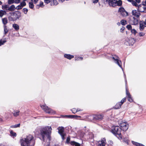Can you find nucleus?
I'll return each instance as SVG.
<instances>
[{
    "instance_id": "obj_5",
    "label": "nucleus",
    "mask_w": 146,
    "mask_h": 146,
    "mask_svg": "<svg viewBox=\"0 0 146 146\" xmlns=\"http://www.w3.org/2000/svg\"><path fill=\"white\" fill-rule=\"evenodd\" d=\"M40 107L46 113L50 114L51 115L54 114L56 113L55 111L50 108L46 105H41Z\"/></svg>"
},
{
    "instance_id": "obj_12",
    "label": "nucleus",
    "mask_w": 146,
    "mask_h": 146,
    "mask_svg": "<svg viewBox=\"0 0 146 146\" xmlns=\"http://www.w3.org/2000/svg\"><path fill=\"white\" fill-rule=\"evenodd\" d=\"M106 1L110 6L114 7L115 6L116 0H106Z\"/></svg>"
},
{
    "instance_id": "obj_30",
    "label": "nucleus",
    "mask_w": 146,
    "mask_h": 146,
    "mask_svg": "<svg viewBox=\"0 0 146 146\" xmlns=\"http://www.w3.org/2000/svg\"><path fill=\"white\" fill-rule=\"evenodd\" d=\"M58 2L56 0H54L52 1L51 3V5H56L58 4Z\"/></svg>"
},
{
    "instance_id": "obj_1",
    "label": "nucleus",
    "mask_w": 146,
    "mask_h": 146,
    "mask_svg": "<svg viewBox=\"0 0 146 146\" xmlns=\"http://www.w3.org/2000/svg\"><path fill=\"white\" fill-rule=\"evenodd\" d=\"M52 129L50 126H46L41 127L40 130V134L42 137L43 140L45 142L44 144L46 146L50 145L51 140L50 135Z\"/></svg>"
},
{
    "instance_id": "obj_37",
    "label": "nucleus",
    "mask_w": 146,
    "mask_h": 146,
    "mask_svg": "<svg viewBox=\"0 0 146 146\" xmlns=\"http://www.w3.org/2000/svg\"><path fill=\"white\" fill-rule=\"evenodd\" d=\"M126 99L125 98H124L122 99L121 100V101L120 102V104H121V105L123 104L126 101Z\"/></svg>"
},
{
    "instance_id": "obj_31",
    "label": "nucleus",
    "mask_w": 146,
    "mask_h": 146,
    "mask_svg": "<svg viewBox=\"0 0 146 146\" xmlns=\"http://www.w3.org/2000/svg\"><path fill=\"white\" fill-rule=\"evenodd\" d=\"M9 7V6L7 5H2V9L3 10H8V9Z\"/></svg>"
},
{
    "instance_id": "obj_32",
    "label": "nucleus",
    "mask_w": 146,
    "mask_h": 146,
    "mask_svg": "<svg viewBox=\"0 0 146 146\" xmlns=\"http://www.w3.org/2000/svg\"><path fill=\"white\" fill-rule=\"evenodd\" d=\"M20 124V123L13 125L10 126V127L12 128H16L17 127H19Z\"/></svg>"
},
{
    "instance_id": "obj_62",
    "label": "nucleus",
    "mask_w": 146,
    "mask_h": 146,
    "mask_svg": "<svg viewBox=\"0 0 146 146\" xmlns=\"http://www.w3.org/2000/svg\"><path fill=\"white\" fill-rule=\"evenodd\" d=\"M124 77H125V82L126 84L127 83V80H126V77L125 74H124Z\"/></svg>"
},
{
    "instance_id": "obj_50",
    "label": "nucleus",
    "mask_w": 146,
    "mask_h": 146,
    "mask_svg": "<svg viewBox=\"0 0 146 146\" xmlns=\"http://www.w3.org/2000/svg\"><path fill=\"white\" fill-rule=\"evenodd\" d=\"M71 110L73 113L75 114L77 112V111H76V110L75 108H73Z\"/></svg>"
},
{
    "instance_id": "obj_9",
    "label": "nucleus",
    "mask_w": 146,
    "mask_h": 146,
    "mask_svg": "<svg viewBox=\"0 0 146 146\" xmlns=\"http://www.w3.org/2000/svg\"><path fill=\"white\" fill-rule=\"evenodd\" d=\"M137 10L139 12L146 13V5L142 4L139 5Z\"/></svg>"
},
{
    "instance_id": "obj_38",
    "label": "nucleus",
    "mask_w": 146,
    "mask_h": 146,
    "mask_svg": "<svg viewBox=\"0 0 146 146\" xmlns=\"http://www.w3.org/2000/svg\"><path fill=\"white\" fill-rule=\"evenodd\" d=\"M126 21L125 20H122L121 21V23L123 25H124L126 24Z\"/></svg>"
},
{
    "instance_id": "obj_49",
    "label": "nucleus",
    "mask_w": 146,
    "mask_h": 146,
    "mask_svg": "<svg viewBox=\"0 0 146 146\" xmlns=\"http://www.w3.org/2000/svg\"><path fill=\"white\" fill-rule=\"evenodd\" d=\"M6 42V40L3 41H2V40H0V46H1L2 45H3Z\"/></svg>"
},
{
    "instance_id": "obj_34",
    "label": "nucleus",
    "mask_w": 146,
    "mask_h": 146,
    "mask_svg": "<svg viewBox=\"0 0 146 146\" xmlns=\"http://www.w3.org/2000/svg\"><path fill=\"white\" fill-rule=\"evenodd\" d=\"M29 6L30 8L33 9L34 7V5L32 2H29Z\"/></svg>"
},
{
    "instance_id": "obj_15",
    "label": "nucleus",
    "mask_w": 146,
    "mask_h": 146,
    "mask_svg": "<svg viewBox=\"0 0 146 146\" xmlns=\"http://www.w3.org/2000/svg\"><path fill=\"white\" fill-rule=\"evenodd\" d=\"M139 29L141 31H142L144 29L145 27L144 21H140L139 22Z\"/></svg>"
},
{
    "instance_id": "obj_33",
    "label": "nucleus",
    "mask_w": 146,
    "mask_h": 146,
    "mask_svg": "<svg viewBox=\"0 0 146 146\" xmlns=\"http://www.w3.org/2000/svg\"><path fill=\"white\" fill-rule=\"evenodd\" d=\"M3 27L4 28V34L5 35H6L8 32V30L6 25H4Z\"/></svg>"
},
{
    "instance_id": "obj_59",
    "label": "nucleus",
    "mask_w": 146,
    "mask_h": 146,
    "mask_svg": "<svg viewBox=\"0 0 146 146\" xmlns=\"http://www.w3.org/2000/svg\"><path fill=\"white\" fill-rule=\"evenodd\" d=\"M142 4L143 5H146V0H144V1L142 2Z\"/></svg>"
},
{
    "instance_id": "obj_14",
    "label": "nucleus",
    "mask_w": 146,
    "mask_h": 146,
    "mask_svg": "<svg viewBox=\"0 0 146 146\" xmlns=\"http://www.w3.org/2000/svg\"><path fill=\"white\" fill-rule=\"evenodd\" d=\"M62 116L64 117H66L68 118H76L78 117H80V116H78L77 115H62Z\"/></svg>"
},
{
    "instance_id": "obj_7",
    "label": "nucleus",
    "mask_w": 146,
    "mask_h": 146,
    "mask_svg": "<svg viewBox=\"0 0 146 146\" xmlns=\"http://www.w3.org/2000/svg\"><path fill=\"white\" fill-rule=\"evenodd\" d=\"M119 125L121 130L123 131H126L129 127V125L127 123L123 122H121L119 124Z\"/></svg>"
},
{
    "instance_id": "obj_41",
    "label": "nucleus",
    "mask_w": 146,
    "mask_h": 146,
    "mask_svg": "<svg viewBox=\"0 0 146 146\" xmlns=\"http://www.w3.org/2000/svg\"><path fill=\"white\" fill-rule=\"evenodd\" d=\"M131 32L134 35H135L137 33V31L134 29H132L131 30Z\"/></svg>"
},
{
    "instance_id": "obj_2",
    "label": "nucleus",
    "mask_w": 146,
    "mask_h": 146,
    "mask_svg": "<svg viewBox=\"0 0 146 146\" xmlns=\"http://www.w3.org/2000/svg\"><path fill=\"white\" fill-rule=\"evenodd\" d=\"M21 146H34L35 141L31 135H27L26 138H22L20 141Z\"/></svg>"
},
{
    "instance_id": "obj_57",
    "label": "nucleus",
    "mask_w": 146,
    "mask_h": 146,
    "mask_svg": "<svg viewBox=\"0 0 146 146\" xmlns=\"http://www.w3.org/2000/svg\"><path fill=\"white\" fill-rule=\"evenodd\" d=\"M125 29V27H122L120 29V32L121 33L123 32V31Z\"/></svg>"
},
{
    "instance_id": "obj_56",
    "label": "nucleus",
    "mask_w": 146,
    "mask_h": 146,
    "mask_svg": "<svg viewBox=\"0 0 146 146\" xmlns=\"http://www.w3.org/2000/svg\"><path fill=\"white\" fill-rule=\"evenodd\" d=\"M145 34L142 32L140 33H139V35L140 36H143Z\"/></svg>"
},
{
    "instance_id": "obj_48",
    "label": "nucleus",
    "mask_w": 146,
    "mask_h": 146,
    "mask_svg": "<svg viewBox=\"0 0 146 146\" xmlns=\"http://www.w3.org/2000/svg\"><path fill=\"white\" fill-rule=\"evenodd\" d=\"M60 135L61 136L62 140H64L65 139L64 136L66 135V134L64 133H63Z\"/></svg>"
},
{
    "instance_id": "obj_40",
    "label": "nucleus",
    "mask_w": 146,
    "mask_h": 146,
    "mask_svg": "<svg viewBox=\"0 0 146 146\" xmlns=\"http://www.w3.org/2000/svg\"><path fill=\"white\" fill-rule=\"evenodd\" d=\"M23 7L20 4L16 7V9L19 10L22 9Z\"/></svg>"
},
{
    "instance_id": "obj_4",
    "label": "nucleus",
    "mask_w": 146,
    "mask_h": 146,
    "mask_svg": "<svg viewBox=\"0 0 146 146\" xmlns=\"http://www.w3.org/2000/svg\"><path fill=\"white\" fill-rule=\"evenodd\" d=\"M11 15L9 17V20L10 21H14L19 19L21 17V13L19 11L15 12L10 13Z\"/></svg>"
},
{
    "instance_id": "obj_35",
    "label": "nucleus",
    "mask_w": 146,
    "mask_h": 146,
    "mask_svg": "<svg viewBox=\"0 0 146 146\" xmlns=\"http://www.w3.org/2000/svg\"><path fill=\"white\" fill-rule=\"evenodd\" d=\"M83 57H75V60L76 61L82 60H83Z\"/></svg>"
},
{
    "instance_id": "obj_6",
    "label": "nucleus",
    "mask_w": 146,
    "mask_h": 146,
    "mask_svg": "<svg viewBox=\"0 0 146 146\" xmlns=\"http://www.w3.org/2000/svg\"><path fill=\"white\" fill-rule=\"evenodd\" d=\"M111 57L114 60V62L117 64L123 70L121 66V62L119 59V57L116 55H111Z\"/></svg>"
},
{
    "instance_id": "obj_23",
    "label": "nucleus",
    "mask_w": 146,
    "mask_h": 146,
    "mask_svg": "<svg viewBox=\"0 0 146 146\" xmlns=\"http://www.w3.org/2000/svg\"><path fill=\"white\" fill-rule=\"evenodd\" d=\"M13 27L17 31L19 29V25L16 24H13Z\"/></svg>"
},
{
    "instance_id": "obj_27",
    "label": "nucleus",
    "mask_w": 146,
    "mask_h": 146,
    "mask_svg": "<svg viewBox=\"0 0 146 146\" xmlns=\"http://www.w3.org/2000/svg\"><path fill=\"white\" fill-rule=\"evenodd\" d=\"M116 2L115 3V5H117L120 6L122 4V1L121 0H119L117 1L116 0Z\"/></svg>"
},
{
    "instance_id": "obj_25",
    "label": "nucleus",
    "mask_w": 146,
    "mask_h": 146,
    "mask_svg": "<svg viewBox=\"0 0 146 146\" xmlns=\"http://www.w3.org/2000/svg\"><path fill=\"white\" fill-rule=\"evenodd\" d=\"M121 105L120 104L119 102L117 103L114 106V108L115 109H119L121 107Z\"/></svg>"
},
{
    "instance_id": "obj_39",
    "label": "nucleus",
    "mask_w": 146,
    "mask_h": 146,
    "mask_svg": "<svg viewBox=\"0 0 146 146\" xmlns=\"http://www.w3.org/2000/svg\"><path fill=\"white\" fill-rule=\"evenodd\" d=\"M10 134L12 136L15 137L16 136V133L14 132H13V131L12 130H11L10 131Z\"/></svg>"
},
{
    "instance_id": "obj_24",
    "label": "nucleus",
    "mask_w": 146,
    "mask_h": 146,
    "mask_svg": "<svg viewBox=\"0 0 146 146\" xmlns=\"http://www.w3.org/2000/svg\"><path fill=\"white\" fill-rule=\"evenodd\" d=\"M20 111L19 110H16L14 111L13 113V115L15 117H17L19 115Z\"/></svg>"
},
{
    "instance_id": "obj_19",
    "label": "nucleus",
    "mask_w": 146,
    "mask_h": 146,
    "mask_svg": "<svg viewBox=\"0 0 146 146\" xmlns=\"http://www.w3.org/2000/svg\"><path fill=\"white\" fill-rule=\"evenodd\" d=\"M64 57L70 60L74 57V56L69 54H66L64 55Z\"/></svg>"
},
{
    "instance_id": "obj_16",
    "label": "nucleus",
    "mask_w": 146,
    "mask_h": 146,
    "mask_svg": "<svg viewBox=\"0 0 146 146\" xmlns=\"http://www.w3.org/2000/svg\"><path fill=\"white\" fill-rule=\"evenodd\" d=\"M103 117V116L102 115L99 114L95 115L94 117V119L101 120Z\"/></svg>"
},
{
    "instance_id": "obj_26",
    "label": "nucleus",
    "mask_w": 146,
    "mask_h": 146,
    "mask_svg": "<svg viewBox=\"0 0 146 146\" xmlns=\"http://www.w3.org/2000/svg\"><path fill=\"white\" fill-rule=\"evenodd\" d=\"M44 6V5H43V3L41 1L40 2L39 4L36 5V7L38 9L39 7H43Z\"/></svg>"
},
{
    "instance_id": "obj_52",
    "label": "nucleus",
    "mask_w": 146,
    "mask_h": 146,
    "mask_svg": "<svg viewBox=\"0 0 146 146\" xmlns=\"http://www.w3.org/2000/svg\"><path fill=\"white\" fill-rule=\"evenodd\" d=\"M123 141L127 143H128V139L127 138H124Z\"/></svg>"
},
{
    "instance_id": "obj_46",
    "label": "nucleus",
    "mask_w": 146,
    "mask_h": 146,
    "mask_svg": "<svg viewBox=\"0 0 146 146\" xmlns=\"http://www.w3.org/2000/svg\"><path fill=\"white\" fill-rule=\"evenodd\" d=\"M128 101L131 102H132L133 101V100L132 99V98L131 97V96H130V97L129 96H128Z\"/></svg>"
},
{
    "instance_id": "obj_3",
    "label": "nucleus",
    "mask_w": 146,
    "mask_h": 146,
    "mask_svg": "<svg viewBox=\"0 0 146 146\" xmlns=\"http://www.w3.org/2000/svg\"><path fill=\"white\" fill-rule=\"evenodd\" d=\"M111 131L112 133L117 137L122 139V136L121 134V129L119 126H113L112 127Z\"/></svg>"
},
{
    "instance_id": "obj_42",
    "label": "nucleus",
    "mask_w": 146,
    "mask_h": 146,
    "mask_svg": "<svg viewBox=\"0 0 146 146\" xmlns=\"http://www.w3.org/2000/svg\"><path fill=\"white\" fill-rule=\"evenodd\" d=\"M23 11L24 13L25 14H26L28 12V10L27 8H24L23 9Z\"/></svg>"
},
{
    "instance_id": "obj_13",
    "label": "nucleus",
    "mask_w": 146,
    "mask_h": 146,
    "mask_svg": "<svg viewBox=\"0 0 146 146\" xmlns=\"http://www.w3.org/2000/svg\"><path fill=\"white\" fill-rule=\"evenodd\" d=\"M106 139L105 138H103L101 139V140L99 141V146H105L106 144Z\"/></svg>"
},
{
    "instance_id": "obj_45",
    "label": "nucleus",
    "mask_w": 146,
    "mask_h": 146,
    "mask_svg": "<svg viewBox=\"0 0 146 146\" xmlns=\"http://www.w3.org/2000/svg\"><path fill=\"white\" fill-rule=\"evenodd\" d=\"M25 1H23V2H22L20 3V4L23 7L24 6H25L26 5V3Z\"/></svg>"
},
{
    "instance_id": "obj_64",
    "label": "nucleus",
    "mask_w": 146,
    "mask_h": 146,
    "mask_svg": "<svg viewBox=\"0 0 146 146\" xmlns=\"http://www.w3.org/2000/svg\"><path fill=\"white\" fill-rule=\"evenodd\" d=\"M144 23H145V27H146V19L145 20V22H144Z\"/></svg>"
},
{
    "instance_id": "obj_53",
    "label": "nucleus",
    "mask_w": 146,
    "mask_h": 146,
    "mask_svg": "<svg viewBox=\"0 0 146 146\" xmlns=\"http://www.w3.org/2000/svg\"><path fill=\"white\" fill-rule=\"evenodd\" d=\"M51 0H44V2L46 4H48L51 1Z\"/></svg>"
},
{
    "instance_id": "obj_8",
    "label": "nucleus",
    "mask_w": 146,
    "mask_h": 146,
    "mask_svg": "<svg viewBox=\"0 0 146 146\" xmlns=\"http://www.w3.org/2000/svg\"><path fill=\"white\" fill-rule=\"evenodd\" d=\"M125 40V44L127 45H132L135 42L134 39L132 38H126Z\"/></svg>"
},
{
    "instance_id": "obj_29",
    "label": "nucleus",
    "mask_w": 146,
    "mask_h": 146,
    "mask_svg": "<svg viewBox=\"0 0 146 146\" xmlns=\"http://www.w3.org/2000/svg\"><path fill=\"white\" fill-rule=\"evenodd\" d=\"M2 22L4 25H5L7 23V18H5L2 19Z\"/></svg>"
},
{
    "instance_id": "obj_22",
    "label": "nucleus",
    "mask_w": 146,
    "mask_h": 146,
    "mask_svg": "<svg viewBox=\"0 0 146 146\" xmlns=\"http://www.w3.org/2000/svg\"><path fill=\"white\" fill-rule=\"evenodd\" d=\"M132 143L133 144L136 145V146H145L142 144L133 141H132Z\"/></svg>"
},
{
    "instance_id": "obj_11",
    "label": "nucleus",
    "mask_w": 146,
    "mask_h": 146,
    "mask_svg": "<svg viewBox=\"0 0 146 146\" xmlns=\"http://www.w3.org/2000/svg\"><path fill=\"white\" fill-rule=\"evenodd\" d=\"M118 11L124 17H125L128 15V13L125 10L123 7L120 8L119 9Z\"/></svg>"
},
{
    "instance_id": "obj_18",
    "label": "nucleus",
    "mask_w": 146,
    "mask_h": 146,
    "mask_svg": "<svg viewBox=\"0 0 146 146\" xmlns=\"http://www.w3.org/2000/svg\"><path fill=\"white\" fill-rule=\"evenodd\" d=\"M57 129L58 130V133L60 134L64 133V129L63 127H59Z\"/></svg>"
},
{
    "instance_id": "obj_51",
    "label": "nucleus",
    "mask_w": 146,
    "mask_h": 146,
    "mask_svg": "<svg viewBox=\"0 0 146 146\" xmlns=\"http://www.w3.org/2000/svg\"><path fill=\"white\" fill-rule=\"evenodd\" d=\"M70 136H68L66 140V142L67 143H69L70 142Z\"/></svg>"
},
{
    "instance_id": "obj_55",
    "label": "nucleus",
    "mask_w": 146,
    "mask_h": 146,
    "mask_svg": "<svg viewBox=\"0 0 146 146\" xmlns=\"http://www.w3.org/2000/svg\"><path fill=\"white\" fill-rule=\"evenodd\" d=\"M21 0H15V3L16 4H18L20 2Z\"/></svg>"
},
{
    "instance_id": "obj_47",
    "label": "nucleus",
    "mask_w": 146,
    "mask_h": 146,
    "mask_svg": "<svg viewBox=\"0 0 146 146\" xmlns=\"http://www.w3.org/2000/svg\"><path fill=\"white\" fill-rule=\"evenodd\" d=\"M126 27L129 30H131L132 29V27L131 25H127Z\"/></svg>"
},
{
    "instance_id": "obj_43",
    "label": "nucleus",
    "mask_w": 146,
    "mask_h": 146,
    "mask_svg": "<svg viewBox=\"0 0 146 146\" xmlns=\"http://www.w3.org/2000/svg\"><path fill=\"white\" fill-rule=\"evenodd\" d=\"M14 3H15V0H8V3L9 4H10Z\"/></svg>"
},
{
    "instance_id": "obj_21",
    "label": "nucleus",
    "mask_w": 146,
    "mask_h": 146,
    "mask_svg": "<svg viewBox=\"0 0 146 146\" xmlns=\"http://www.w3.org/2000/svg\"><path fill=\"white\" fill-rule=\"evenodd\" d=\"M15 9H16V8H15V5H12L8 8V10L9 11H12L15 10Z\"/></svg>"
},
{
    "instance_id": "obj_36",
    "label": "nucleus",
    "mask_w": 146,
    "mask_h": 146,
    "mask_svg": "<svg viewBox=\"0 0 146 146\" xmlns=\"http://www.w3.org/2000/svg\"><path fill=\"white\" fill-rule=\"evenodd\" d=\"M126 99L125 98H124L122 99L121 100V101L120 102V104H121V105L123 104L126 101Z\"/></svg>"
},
{
    "instance_id": "obj_61",
    "label": "nucleus",
    "mask_w": 146,
    "mask_h": 146,
    "mask_svg": "<svg viewBox=\"0 0 146 146\" xmlns=\"http://www.w3.org/2000/svg\"><path fill=\"white\" fill-rule=\"evenodd\" d=\"M82 110H79L78 108H77V109L76 110V111H77V112L79 111H82Z\"/></svg>"
},
{
    "instance_id": "obj_17",
    "label": "nucleus",
    "mask_w": 146,
    "mask_h": 146,
    "mask_svg": "<svg viewBox=\"0 0 146 146\" xmlns=\"http://www.w3.org/2000/svg\"><path fill=\"white\" fill-rule=\"evenodd\" d=\"M132 14L137 17H138L140 15V13L137 12L136 10H133L132 11Z\"/></svg>"
},
{
    "instance_id": "obj_54",
    "label": "nucleus",
    "mask_w": 146,
    "mask_h": 146,
    "mask_svg": "<svg viewBox=\"0 0 146 146\" xmlns=\"http://www.w3.org/2000/svg\"><path fill=\"white\" fill-rule=\"evenodd\" d=\"M126 94L127 96H131V95L130 94L129 92L126 89Z\"/></svg>"
},
{
    "instance_id": "obj_58",
    "label": "nucleus",
    "mask_w": 146,
    "mask_h": 146,
    "mask_svg": "<svg viewBox=\"0 0 146 146\" xmlns=\"http://www.w3.org/2000/svg\"><path fill=\"white\" fill-rule=\"evenodd\" d=\"M93 3H97L98 1V0H92Z\"/></svg>"
},
{
    "instance_id": "obj_60",
    "label": "nucleus",
    "mask_w": 146,
    "mask_h": 146,
    "mask_svg": "<svg viewBox=\"0 0 146 146\" xmlns=\"http://www.w3.org/2000/svg\"><path fill=\"white\" fill-rule=\"evenodd\" d=\"M38 0H34L33 2L35 4H36L38 2Z\"/></svg>"
},
{
    "instance_id": "obj_20",
    "label": "nucleus",
    "mask_w": 146,
    "mask_h": 146,
    "mask_svg": "<svg viewBox=\"0 0 146 146\" xmlns=\"http://www.w3.org/2000/svg\"><path fill=\"white\" fill-rule=\"evenodd\" d=\"M70 144L73 146H80V144L74 141H71L70 142Z\"/></svg>"
},
{
    "instance_id": "obj_10",
    "label": "nucleus",
    "mask_w": 146,
    "mask_h": 146,
    "mask_svg": "<svg viewBox=\"0 0 146 146\" xmlns=\"http://www.w3.org/2000/svg\"><path fill=\"white\" fill-rule=\"evenodd\" d=\"M129 22L130 24L133 25L137 24L138 23V20L134 17H131L129 19Z\"/></svg>"
},
{
    "instance_id": "obj_28",
    "label": "nucleus",
    "mask_w": 146,
    "mask_h": 146,
    "mask_svg": "<svg viewBox=\"0 0 146 146\" xmlns=\"http://www.w3.org/2000/svg\"><path fill=\"white\" fill-rule=\"evenodd\" d=\"M6 12L3 10H0V17H2L3 15L6 14Z\"/></svg>"
},
{
    "instance_id": "obj_63",
    "label": "nucleus",
    "mask_w": 146,
    "mask_h": 146,
    "mask_svg": "<svg viewBox=\"0 0 146 146\" xmlns=\"http://www.w3.org/2000/svg\"><path fill=\"white\" fill-rule=\"evenodd\" d=\"M135 1L138 3H139L141 2V0H135Z\"/></svg>"
},
{
    "instance_id": "obj_44",
    "label": "nucleus",
    "mask_w": 146,
    "mask_h": 146,
    "mask_svg": "<svg viewBox=\"0 0 146 146\" xmlns=\"http://www.w3.org/2000/svg\"><path fill=\"white\" fill-rule=\"evenodd\" d=\"M132 4L136 7H138V6L139 5L137 4V3L134 1H132Z\"/></svg>"
}]
</instances>
